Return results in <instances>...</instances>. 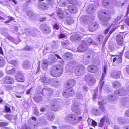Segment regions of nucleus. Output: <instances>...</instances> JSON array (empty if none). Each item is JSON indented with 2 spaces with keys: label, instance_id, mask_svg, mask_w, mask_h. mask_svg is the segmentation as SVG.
Instances as JSON below:
<instances>
[{
  "label": "nucleus",
  "instance_id": "1",
  "mask_svg": "<svg viewBox=\"0 0 129 129\" xmlns=\"http://www.w3.org/2000/svg\"><path fill=\"white\" fill-rule=\"evenodd\" d=\"M63 72V69L62 66L55 65L52 68L50 74L54 77H59L61 75Z\"/></svg>",
  "mask_w": 129,
  "mask_h": 129
},
{
  "label": "nucleus",
  "instance_id": "2",
  "mask_svg": "<svg viewBox=\"0 0 129 129\" xmlns=\"http://www.w3.org/2000/svg\"><path fill=\"white\" fill-rule=\"evenodd\" d=\"M82 119V117H80L78 118L74 114H70L66 116L65 120L67 122L72 124L75 125L77 123L78 120L80 121Z\"/></svg>",
  "mask_w": 129,
  "mask_h": 129
},
{
  "label": "nucleus",
  "instance_id": "3",
  "mask_svg": "<svg viewBox=\"0 0 129 129\" xmlns=\"http://www.w3.org/2000/svg\"><path fill=\"white\" fill-rule=\"evenodd\" d=\"M84 79L86 83L90 86L94 85L96 81L95 78L90 74L86 75Z\"/></svg>",
  "mask_w": 129,
  "mask_h": 129
},
{
  "label": "nucleus",
  "instance_id": "4",
  "mask_svg": "<svg viewBox=\"0 0 129 129\" xmlns=\"http://www.w3.org/2000/svg\"><path fill=\"white\" fill-rule=\"evenodd\" d=\"M40 29L42 32L45 35H48L50 34L51 31V27L48 25L46 24H42Z\"/></svg>",
  "mask_w": 129,
  "mask_h": 129
},
{
  "label": "nucleus",
  "instance_id": "5",
  "mask_svg": "<svg viewBox=\"0 0 129 129\" xmlns=\"http://www.w3.org/2000/svg\"><path fill=\"white\" fill-rule=\"evenodd\" d=\"M74 70L75 74L79 76L84 73L85 70V67L82 65H79L76 66Z\"/></svg>",
  "mask_w": 129,
  "mask_h": 129
},
{
  "label": "nucleus",
  "instance_id": "6",
  "mask_svg": "<svg viewBox=\"0 0 129 129\" xmlns=\"http://www.w3.org/2000/svg\"><path fill=\"white\" fill-rule=\"evenodd\" d=\"M115 94L119 96H122L129 94V86L126 87L125 90L124 88L117 90L114 92Z\"/></svg>",
  "mask_w": 129,
  "mask_h": 129
},
{
  "label": "nucleus",
  "instance_id": "7",
  "mask_svg": "<svg viewBox=\"0 0 129 129\" xmlns=\"http://www.w3.org/2000/svg\"><path fill=\"white\" fill-rule=\"evenodd\" d=\"M107 67L106 66H104V72L103 73L100 81L98 86V88H99L100 91L102 90V87L104 84V81H103L105 78L106 71Z\"/></svg>",
  "mask_w": 129,
  "mask_h": 129
},
{
  "label": "nucleus",
  "instance_id": "8",
  "mask_svg": "<svg viewBox=\"0 0 129 129\" xmlns=\"http://www.w3.org/2000/svg\"><path fill=\"white\" fill-rule=\"evenodd\" d=\"M75 92L73 89H67L64 90L62 92V94L65 97H68L73 96Z\"/></svg>",
  "mask_w": 129,
  "mask_h": 129
},
{
  "label": "nucleus",
  "instance_id": "9",
  "mask_svg": "<svg viewBox=\"0 0 129 129\" xmlns=\"http://www.w3.org/2000/svg\"><path fill=\"white\" fill-rule=\"evenodd\" d=\"M125 34H124L123 33H120L117 34L116 37V42L119 45H121L123 43V37H124Z\"/></svg>",
  "mask_w": 129,
  "mask_h": 129
},
{
  "label": "nucleus",
  "instance_id": "10",
  "mask_svg": "<svg viewBox=\"0 0 129 129\" xmlns=\"http://www.w3.org/2000/svg\"><path fill=\"white\" fill-rule=\"evenodd\" d=\"M87 48V46L86 43L82 41L81 45L78 47L77 51L79 52H83L86 51Z\"/></svg>",
  "mask_w": 129,
  "mask_h": 129
},
{
  "label": "nucleus",
  "instance_id": "11",
  "mask_svg": "<svg viewBox=\"0 0 129 129\" xmlns=\"http://www.w3.org/2000/svg\"><path fill=\"white\" fill-rule=\"evenodd\" d=\"M59 104V102L57 100L53 101L51 105L52 110L55 111L58 110L60 107Z\"/></svg>",
  "mask_w": 129,
  "mask_h": 129
},
{
  "label": "nucleus",
  "instance_id": "12",
  "mask_svg": "<svg viewBox=\"0 0 129 129\" xmlns=\"http://www.w3.org/2000/svg\"><path fill=\"white\" fill-rule=\"evenodd\" d=\"M111 17L110 16H108L107 17H100V20H101V23L104 26L106 25L108 22L107 21L111 19Z\"/></svg>",
  "mask_w": 129,
  "mask_h": 129
},
{
  "label": "nucleus",
  "instance_id": "13",
  "mask_svg": "<svg viewBox=\"0 0 129 129\" xmlns=\"http://www.w3.org/2000/svg\"><path fill=\"white\" fill-rule=\"evenodd\" d=\"M96 6L94 4H91L89 6L87 10L88 12L90 14H93L96 9Z\"/></svg>",
  "mask_w": 129,
  "mask_h": 129
},
{
  "label": "nucleus",
  "instance_id": "14",
  "mask_svg": "<svg viewBox=\"0 0 129 129\" xmlns=\"http://www.w3.org/2000/svg\"><path fill=\"white\" fill-rule=\"evenodd\" d=\"M108 1V0H102V4L103 6L104 7L108 9L112 8L113 7V4L107 2Z\"/></svg>",
  "mask_w": 129,
  "mask_h": 129
},
{
  "label": "nucleus",
  "instance_id": "15",
  "mask_svg": "<svg viewBox=\"0 0 129 129\" xmlns=\"http://www.w3.org/2000/svg\"><path fill=\"white\" fill-rule=\"evenodd\" d=\"M87 69L88 71L90 72L95 73L98 70V68L95 65H90L88 66Z\"/></svg>",
  "mask_w": 129,
  "mask_h": 129
},
{
  "label": "nucleus",
  "instance_id": "16",
  "mask_svg": "<svg viewBox=\"0 0 129 129\" xmlns=\"http://www.w3.org/2000/svg\"><path fill=\"white\" fill-rule=\"evenodd\" d=\"M3 81L6 84H11L13 82L14 80L12 77L9 76H7L4 78Z\"/></svg>",
  "mask_w": 129,
  "mask_h": 129
},
{
  "label": "nucleus",
  "instance_id": "17",
  "mask_svg": "<svg viewBox=\"0 0 129 129\" xmlns=\"http://www.w3.org/2000/svg\"><path fill=\"white\" fill-rule=\"evenodd\" d=\"M44 0H40L38 3L39 8L44 10H47L48 8V6L47 4L43 3L42 4L41 1H43Z\"/></svg>",
  "mask_w": 129,
  "mask_h": 129
},
{
  "label": "nucleus",
  "instance_id": "18",
  "mask_svg": "<svg viewBox=\"0 0 129 129\" xmlns=\"http://www.w3.org/2000/svg\"><path fill=\"white\" fill-rule=\"evenodd\" d=\"M22 65L23 68L27 69L30 68L31 64L29 60H26L23 62Z\"/></svg>",
  "mask_w": 129,
  "mask_h": 129
},
{
  "label": "nucleus",
  "instance_id": "19",
  "mask_svg": "<svg viewBox=\"0 0 129 129\" xmlns=\"http://www.w3.org/2000/svg\"><path fill=\"white\" fill-rule=\"evenodd\" d=\"M74 106L72 108L73 111L75 114H79L81 113L80 110L79 108L78 107V105L76 104V103L74 104Z\"/></svg>",
  "mask_w": 129,
  "mask_h": 129
},
{
  "label": "nucleus",
  "instance_id": "20",
  "mask_svg": "<svg viewBox=\"0 0 129 129\" xmlns=\"http://www.w3.org/2000/svg\"><path fill=\"white\" fill-rule=\"evenodd\" d=\"M121 73L120 71H117L112 73L111 74V77L114 78L118 79L119 78L121 75Z\"/></svg>",
  "mask_w": 129,
  "mask_h": 129
},
{
  "label": "nucleus",
  "instance_id": "21",
  "mask_svg": "<svg viewBox=\"0 0 129 129\" xmlns=\"http://www.w3.org/2000/svg\"><path fill=\"white\" fill-rule=\"evenodd\" d=\"M108 121V119L107 117L104 116L100 120L99 126L102 127L103 126L104 123L107 122Z\"/></svg>",
  "mask_w": 129,
  "mask_h": 129
},
{
  "label": "nucleus",
  "instance_id": "22",
  "mask_svg": "<svg viewBox=\"0 0 129 129\" xmlns=\"http://www.w3.org/2000/svg\"><path fill=\"white\" fill-rule=\"evenodd\" d=\"M98 24L96 23L91 24L88 27L89 30L91 32L95 30L98 27Z\"/></svg>",
  "mask_w": 129,
  "mask_h": 129
},
{
  "label": "nucleus",
  "instance_id": "23",
  "mask_svg": "<svg viewBox=\"0 0 129 129\" xmlns=\"http://www.w3.org/2000/svg\"><path fill=\"white\" fill-rule=\"evenodd\" d=\"M53 92L52 90L48 87L45 88H43L42 90V93L43 95H45V94L47 93H52Z\"/></svg>",
  "mask_w": 129,
  "mask_h": 129
},
{
  "label": "nucleus",
  "instance_id": "24",
  "mask_svg": "<svg viewBox=\"0 0 129 129\" xmlns=\"http://www.w3.org/2000/svg\"><path fill=\"white\" fill-rule=\"evenodd\" d=\"M16 79L18 81L23 82L24 80V78L21 72H18V75L16 77Z\"/></svg>",
  "mask_w": 129,
  "mask_h": 129
},
{
  "label": "nucleus",
  "instance_id": "25",
  "mask_svg": "<svg viewBox=\"0 0 129 129\" xmlns=\"http://www.w3.org/2000/svg\"><path fill=\"white\" fill-rule=\"evenodd\" d=\"M70 39L74 41H79L81 39V37L78 34H76L75 35H72L70 38Z\"/></svg>",
  "mask_w": 129,
  "mask_h": 129
},
{
  "label": "nucleus",
  "instance_id": "26",
  "mask_svg": "<svg viewBox=\"0 0 129 129\" xmlns=\"http://www.w3.org/2000/svg\"><path fill=\"white\" fill-rule=\"evenodd\" d=\"M75 83V81L73 80H70L68 81L67 84V88L72 87L74 86Z\"/></svg>",
  "mask_w": 129,
  "mask_h": 129
},
{
  "label": "nucleus",
  "instance_id": "27",
  "mask_svg": "<svg viewBox=\"0 0 129 129\" xmlns=\"http://www.w3.org/2000/svg\"><path fill=\"white\" fill-rule=\"evenodd\" d=\"M48 65V61L46 59H44L42 61V68L44 70H46L47 69Z\"/></svg>",
  "mask_w": 129,
  "mask_h": 129
},
{
  "label": "nucleus",
  "instance_id": "28",
  "mask_svg": "<svg viewBox=\"0 0 129 129\" xmlns=\"http://www.w3.org/2000/svg\"><path fill=\"white\" fill-rule=\"evenodd\" d=\"M56 57L58 58L61 59L60 57L57 54H55V55L53 54H51L49 56V59L52 60L53 61H54L56 59L55 57Z\"/></svg>",
  "mask_w": 129,
  "mask_h": 129
},
{
  "label": "nucleus",
  "instance_id": "29",
  "mask_svg": "<svg viewBox=\"0 0 129 129\" xmlns=\"http://www.w3.org/2000/svg\"><path fill=\"white\" fill-rule=\"evenodd\" d=\"M5 117L9 120H11L12 119L15 120L17 118L16 116L13 115L12 114H7L5 116Z\"/></svg>",
  "mask_w": 129,
  "mask_h": 129
},
{
  "label": "nucleus",
  "instance_id": "30",
  "mask_svg": "<svg viewBox=\"0 0 129 129\" xmlns=\"http://www.w3.org/2000/svg\"><path fill=\"white\" fill-rule=\"evenodd\" d=\"M69 10L70 11L73 13H75L77 12V9L74 5H69L68 6Z\"/></svg>",
  "mask_w": 129,
  "mask_h": 129
},
{
  "label": "nucleus",
  "instance_id": "31",
  "mask_svg": "<svg viewBox=\"0 0 129 129\" xmlns=\"http://www.w3.org/2000/svg\"><path fill=\"white\" fill-rule=\"evenodd\" d=\"M54 115L52 113H49L47 117V119L50 121H53L55 119Z\"/></svg>",
  "mask_w": 129,
  "mask_h": 129
},
{
  "label": "nucleus",
  "instance_id": "32",
  "mask_svg": "<svg viewBox=\"0 0 129 129\" xmlns=\"http://www.w3.org/2000/svg\"><path fill=\"white\" fill-rule=\"evenodd\" d=\"M103 39V36L102 35H100L98 36L96 40L98 42V44H101L102 43Z\"/></svg>",
  "mask_w": 129,
  "mask_h": 129
},
{
  "label": "nucleus",
  "instance_id": "33",
  "mask_svg": "<svg viewBox=\"0 0 129 129\" xmlns=\"http://www.w3.org/2000/svg\"><path fill=\"white\" fill-rule=\"evenodd\" d=\"M113 87L115 88H119L121 86V85L119 82L117 81H114L113 83Z\"/></svg>",
  "mask_w": 129,
  "mask_h": 129
},
{
  "label": "nucleus",
  "instance_id": "34",
  "mask_svg": "<svg viewBox=\"0 0 129 129\" xmlns=\"http://www.w3.org/2000/svg\"><path fill=\"white\" fill-rule=\"evenodd\" d=\"M40 80L42 82H44V85H45L46 83H49L50 79L46 77H41Z\"/></svg>",
  "mask_w": 129,
  "mask_h": 129
},
{
  "label": "nucleus",
  "instance_id": "35",
  "mask_svg": "<svg viewBox=\"0 0 129 129\" xmlns=\"http://www.w3.org/2000/svg\"><path fill=\"white\" fill-rule=\"evenodd\" d=\"M93 113L95 116H99L101 115L102 113V112L99 110L95 109L93 110Z\"/></svg>",
  "mask_w": 129,
  "mask_h": 129
},
{
  "label": "nucleus",
  "instance_id": "36",
  "mask_svg": "<svg viewBox=\"0 0 129 129\" xmlns=\"http://www.w3.org/2000/svg\"><path fill=\"white\" fill-rule=\"evenodd\" d=\"M88 16L86 15L82 16L80 18V21L81 22H85L87 19Z\"/></svg>",
  "mask_w": 129,
  "mask_h": 129
},
{
  "label": "nucleus",
  "instance_id": "37",
  "mask_svg": "<svg viewBox=\"0 0 129 129\" xmlns=\"http://www.w3.org/2000/svg\"><path fill=\"white\" fill-rule=\"evenodd\" d=\"M72 54L71 53L67 52L63 55V57L64 58H72Z\"/></svg>",
  "mask_w": 129,
  "mask_h": 129
},
{
  "label": "nucleus",
  "instance_id": "38",
  "mask_svg": "<svg viewBox=\"0 0 129 129\" xmlns=\"http://www.w3.org/2000/svg\"><path fill=\"white\" fill-rule=\"evenodd\" d=\"M61 44L63 47H65L70 44V42L68 40H64L61 42Z\"/></svg>",
  "mask_w": 129,
  "mask_h": 129
},
{
  "label": "nucleus",
  "instance_id": "39",
  "mask_svg": "<svg viewBox=\"0 0 129 129\" xmlns=\"http://www.w3.org/2000/svg\"><path fill=\"white\" fill-rule=\"evenodd\" d=\"M34 100L37 102H40L42 100V97L39 95L34 97Z\"/></svg>",
  "mask_w": 129,
  "mask_h": 129
},
{
  "label": "nucleus",
  "instance_id": "40",
  "mask_svg": "<svg viewBox=\"0 0 129 129\" xmlns=\"http://www.w3.org/2000/svg\"><path fill=\"white\" fill-rule=\"evenodd\" d=\"M57 14L58 16L60 19H63V18L64 15L63 13L62 12H59L57 11Z\"/></svg>",
  "mask_w": 129,
  "mask_h": 129
},
{
  "label": "nucleus",
  "instance_id": "41",
  "mask_svg": "<svg viewBox=\"0 0 129 129\" xmlns=\"http://www.w3.org/2000/svg\"><path fill=\"white\" fill-rule=\"evenodd\" d=\"M5 62L4 58L0 56V66H3L5 64Z\"/></svg>",
  "mask_w": 129,
  "mask_h": 129
},
{
  "label": "nucleus",
  "instance_id": "42",
  "mask_svg": "<svg viewBox=\"0 0 129 129\" xmlns=\"http://www.w3.org/2000/svg\"><path fill=\"white\" fill-rule=\"evenodd\" d=\"M98 89H99V90H100V92H101L102 90L101 91H100L99 88H98V87L94 91V94L93 95V100L95 99L97 97V92L98 91Z\"/></svg>",
  "mask_w": 129,
  "mask_h": 129
},
{
  "label": "nucleus",
  "instance_id": "43",
  "mask_svg": "<svg viewBox=\"0 0 129 129\" xmlns=\"http://www.w3.org/2000/svg\"><path fill=\"white\" fill-rule=\"evenodd\" d=\"M117 120L118 123L121 124H123L125 122V120L121 118H118Z\"/></svg>",
  "mask_w": 129,
  "mask_h": 129
},
{
  "label": "nucleus",
  "instance_id": "44",
  "mask_svg": "<svg viewBox=\"0 0 129 129\" xmlns=\"http://www.w3.org/2000/svg\"><path fill=\"white\" fill-rule=\"evenodd\" d=\"M107 99L109 101H114V97L112 95H109L107 96Z\"/></svg>",
  "mask_w": 129,
  "mask_h": 129
},
{
  "label": "nucleus",
  "instance_id": "45",
  "mask_svg": "<svg viewBox=\"0 0 129 129\" xmlns=\"http://www.w3.org/2000/svg\"><path fill=\"white\" fill-rule=\"evenodd\" d=\"M107 101L106 100H104L101 101H99L98 102V104L99 106H103V105L106 104Z\"/></svg>",
  "mask_w": 129,
  "mask_h": 129
},
{
  "label": "nucleus",
  "instance_id": "46",
  "mask_svg": "<svg viewBox=\"0 0 129 129\" xmlns=\"http://www.w3.org/2000/svg\"><path fill=\"white\" fill-rule=\"evenodd\" d=\"M104 91L107 93H109L110 92V90L108 85H105L104 86Z\"/></svg>",
  "mask_w": 129,
  "mask_h": 129
},
{
  "label": "nucleus",
  "instance_id": "47",
  "mask_svg": "<svg viewBox=\"0 0 129 129\" xmlns=\"http://www.w3.org/2000/svg\"><path fill=\"white\" fill-rule=\"evenodd\" d=\"M10 63L16 66L19 63L18 61L15 60H12L10 61Z\"/></svg>",
  "mask_w": 129,
  "mask_h": 129
},
{
  "label": "nucleus",
  "instance_id": "48",
  "mask_svg": "<svg viewBox=\"0 0 129 129\" xmlns=\"http://www.w3.org/2000/svg\"><path fill=\"white\" fill-rule=\"evenodd\" d=\"M86 44L89 43L90 44H92L94 45H95L96 44V43L95 42L90 39H89L87 40L86 41Z\"/></svg>",
  "mask_w": 129,
  "mask_h": 129
},
{
  "label": "nucleus",
  "instance_id": "49",
  "mask_svg": "<svg viewBox=\"0 0 129 129\" xmlns=\"http://www.w3.org/2000/svg\"><path fill=\"white\" fill-rule=\"evenodd\" d=\"M60 129H71V127L68 125H65L61 126Z\"/></svg>",
  "mask_w": 129,
  "mask_h": 129
},
{
  "label": "nucleus",
  "instance_id": "50",
  "mask_svg": "<svg viewBox=\"0 0 129 129\" xmlns=\"http://www.w3.org/2000/svg\"><path fill=\"white\" fill-rule=\"evenodd\" d=\"M8 124V123L5 122H0V127L6 126Z\"/></svg>",
  "mask_w": 129,
  "mask_h": 129
},
{
  "label": "nucleus",
  "instance_id": "51",
  "mask_svg": "<svg viewBox=\"0 0 129 129\" xmlns=\"http://www.w3.org/2000/svg\"><path fill=\"white\" fill-rule=\"evenodd\" d=\"M16 72V70L15 68H13L11 70L9 74L12 75L13 74L15 73Z\"/></svg>",
  "mask_w": 129,
  "mask_h": 129
},
{
  "label": "nucleus",
  "instance_id": "52",
  "mask_svg": "<svg viewBox=\"0 0 129 129\" xmlns=\"http://www.w3.org/2000/svg\"><path fill=\"white\" fill-rule=\"evenodd\" d=\"M83 97V95L81 93H77L76 94V97L77 98L80 99L82 98Z\"/></svg>",
  "mask_w": 129,
  "mask_h": 129
},
{
  "label": "nucleus",
  "instance_id": "53",
  "mask_svg": "<svg viewBox=\"0 0 129 129\" xmlns=\"http://www.w3.org/2000/svg\"><path fill=\"white\" fill-rule=\"evenodd\" d=\"M117 27H116L115 26H114L112 28L109 33V35L112 34L115 31V29H116Z\"/></svg>",
  "mask_w": 129,
  "mask_h": 129
},
{
  "label": "nucleus",
  "instance_id": "54",
  "mask_svg": "<svg viewBox=\"0 0 129 129\" xmlns=\"http://www.w3.org/2000/svg\"><path fill=\"white\" fill-rule=\"evenodd\" d=\"M12 68H13L11 66H7L6 69L7 73L8 74H9V72H10V71Z\"/></svg>",
  "mask_w": 129,
  "mask_h": 129
},
{
  "label": "nucleus",
  "instance_id": "55",
  "mask_svg": "<svg viewBox=\"0 0 129 129\" xmlns=\"http://www.w3.org/2000/svg\"><path fill=\"white\" fill-rule=\"evenodd\" d=\"M68 4V3L67 2L64 1L61 2L60 5L61 7H64L67 6Z\"/></svg>",
  "mask_w": 129,
  "mask_h": 129
},
{
  "label": "nucleus",
  "instance_id": "56",
  "mask_svg": "<svg viewBox=\"0 0 129 129\" xmlns=\"http://www.w3.org/2000/svg\"><path fill=\"white\" fill-rule=\"evenodd\" d=\"M56 81L53 79H50L49 83L53 86Z\"/></svg>",
  "mask_w": 129,
  "mask_h": 129
},
{
  "label": "nucleus",
  "instance_id": "57",
  "mask_svg": "<svg viewBox=\"0 0 129 129\" xmlns=\"http://www.w3.org/2000/svg\"><path fill=\"white\" fill-rule=\"evenodd\" d=\"M46 1L50 5H52L53 4L54 0H46Z\"/></svg>",
  "mask_w": 129,
  "mask_h": 129
},
{
  "label": "nucleus",
  "instance_id": "58",
  "mask_svg": "<svg viewBox=\"0 0 129 129\" xmlns=\"http://www.w3.org/2000/svg\"><path fill=\"white\" fill-rule=\"evenodd\" d=\"M59 25L57 23H55L53 25V28L56 29L58 30L59 29Z\"/></svg>",
  "mask_w": 129,
  "mask_h": 129
},
{
  "label": "nucleus",
  "instance_id": "59",
  "mask_svg": "<svg viewBox=\"0 0 129 129\" xmlns=\"http://www.w3.org/2000/svg\"><path fill=\"white\" fill-rule=\"evenodd\" d=\"M69 4H74L75 3V0H66Z\"/></svg>",
  "mask_w": 129,
  "mask_h": 129
},
{
  "label": "nucleus",
  "instance_id": "60",
  "mask_svg": "<svg viewBox=\"0 0 129 129\" xmlns=\"http://www.w3.org/2000/svg\"><path fill=\"white\" fill-rule=\"evenodd\" d=\"M67 22L69 24H70L74 23V20L73 19H71L70 18V19L68 20Z\"/></svg>",
  "mask_w": 129,
  "mask_h": 129
},
{
  "label": "nucleus",
  "instance_id": "61",
  "mask_svg": "<svg viewBox=\"0 0 129 129\" xmlns=\"http://www.w3.org/2000/svg\"><path fill=\"white\" fill-rule=\"evenodd\" d=\"M125 56L126 58L129 59V51H127L125 52Z\"/></svg>",
  "mask_w": 129,
  "mask_h": 129
},
{
  "label": "nucleus",
  "instance_id": "62",
  "mask_svg": "<svg viewBox=\"0 0 129 129\" xmlns=\"http://www.w3.org/2000/svg\"><path fill=\"white\" fill-rule=\"evenodd\" d=\"M34 114L37 115H39V113L37 109L35 108L34 110Z\"/></svg>",
  "mask_w": 129,
  "mask_h": 129
},
{
  "label": "nucleus",
  "instance_id": "63",
  "mask_svg": "<svg viewBox=\"0 0 129 129\" xmlns=\"http://www.w3.org/2000/svg\"><path fill=\"white\" fill-rule=\"evenodd\" d=\"M60 84V83L59 81H56L55 83L54 84L53 86L57 87L59 86Z\"/></svg>",
  "mask_w": 129,
  "mask_h": 129
},
{
  "label": "nucleus",
  "instance_id": "64",
  "mask_svg": "<svg viewBox=\"0 0 129 129\" xmlns=\"http://www.w3.org/2000/svg\"><path fill=\"white\" fill-rule=\"evenodd\" d=\"M66 35L62 33H60L59 36V37L60 38H64L66 37Z\"/></svg>",
  "mask_w": 129,
  "mask_h": 129
}]
</instances>
